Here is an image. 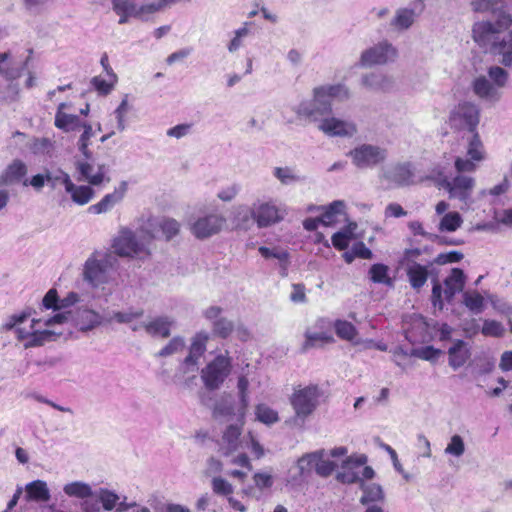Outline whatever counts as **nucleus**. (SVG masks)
<instances>
[{
	"label": "nucleus",
	"mask_w": 512,
	"mask_h": 512,
	"mask_svg": "<svg viewBox=\"0 0 512 512\" xmlns=\"http://www.w3.org/2000/svg\"><path fill=\"white\" fill-rule=\"evenodd\" d=\"M203 316L211 323L212 333L215 337L227 339L234 330L232 320L222 316V308L210 306L203 311Z\"/></svg>",
	"instance_id": "6ab92c4d"
},
{
	"label": "nucleus",
	"mask_w": 512,
	"mask_h": 512,
	"mask_svg": "<svg viewBox=\"0 0 512 512\" xmlns=\"http://www.w3.org/2000/svg\"><path fill=\"white\" fill-rule=\"evenodd\" d=\"M94 496L99 499L101 507L105 511H112L120 500L118 494L106 488H100L98 491L94 492Z\"/></svg>",
	"instance_id": "c03bdc74"
},
{
	"label": "nucleus",
	"mask_w": 512,
	"mask_h": 512,
	"mask_svg": "<svg viewBox=\"0 0 512 512\" xmlns=\"http://www.w3.org/2000/svg\"><path fill=\"white\" fill-rule=\"evenodd\" d=\"M397 49L388 41H381L361 54L360 64L363 67L384 65L397 58Z\"/></svg>",
	"instance_id": "ddd939ff"
},
{
	"label": "nucleus",
	"mask_w": 512,
	"mask_h": 512,
	"mask_svg": "<svg viewBox=\"0 0 512 512\" xmlns=\"http://www.w3.org/2000/svg\"><path fill=\"white\" fill-rule=\"evenodd\" d=\"M416 12L409 8H399L391 19L390 26L396 31L408 30L415 22Z\"/></svg>",
	"instance_id": "7c9ffc66"
},
{
	"label": "nucleus",
	"mask_w": 512,
	"mask_h": 512,
	"mask_svg": "<svg viewBox=\"0 0 512 512\" xmlns=\"http://www.w3.org/2000/svg\"><path fill=\"white\" fill-rule=\"evenodd\" d=\"M362 83L370 89L380 91H388L394 85V81L391 77L381 73H370L363 76Z\"/></svg>",
	"instance_id": "473e14b6"
},
{
	"label": "nucleus",
	"mask_w": 512,
	"mask_h": 512,
	"mask_svg": "<svg viewBox=\"0 0 512 512\" xmlns=\"http://www.w3.org/2000/svg\"><path fill=\"white\" fill-rule=\"evenodd\" d=\"M175 319L168 315H161L143 323L145 332L152 337L168 338Z\"/></svg>",
	"instance_id": "5701e85b"
},
{
	"label": "nucleus",
	"mask_w": 512,
	"mask_h": 512,
	"mask_svg": "<svg viewBox=\"0 0 512 512\" xmlns=\"http://www.w3.org/2000/svg\"><path fill=\"white\" fill-rule=\"evenodd\" d=\"M144 315L143 309L129 308L125 311H114L105 315L106 323L116 322L118 324H132L134 320Z\"/></svg>",
	"instance_id": "72a5a7b5"
},
{
	"label": "nucleus",
	"mask_w": 512,
	"mask_h": 512,
	"mask_svg": "<svg viewBox=\"0 0 512 512\" xmlns=\"http://www.w3.org/2000/svg\"><path fill=\"white\" fill-rule=\"evenodd\" d=\"M441 354L442 351L440 349L434 348L433 346H426L419 349H413L411 352L412 356L430 362H435Z\"/></svg>",
	"instance_id": "052dcab7"
},
{
	"label": "nucleus",
	"mask_w": 512,
	"mask_h": 512,
	"mask_svg": "<svg viewBox=\"0 0 512 512\" xmlns=\"http://www.w3.org/2000/svg\"><path fill=\"white\" fill-rule=\"evenodd\" d=\"M409 282L414 289H420L424 286L428 278L427 268L416 262H412L407 268Z\"/></svg>",
	"instance_id": "4c0bfd02"
},
{
	"label": "nucleus",
	"mask_w": 512,
	"mask_h": 512,
	"mask_svg": "<svg viewBox=\"0 0 512 512\" xmlns=\"http://www.w3.org/2000/svg\"><path fill=\"white\" fill-rule=\"evenodd\" d=\"M448 363L454 370H458L466 364L471 357V349L467 342L464 340H453L452 345L448 348Z\"/></svg>",
	"instance_id": "412c9836"
},
{
	"label": "nucleus",
	"mask_w": 512,
	"mask_h": 512,
	"mask_svg": "<svg viewBox=\"0 0 512 512\" xmlns=\"http://www.w3.org/2000/svg\"><path fill=\"white\" fill-rule=\"evenodd\" d=\"M159 227L167 241L176 236L180 230V224L172 218H163L159 222Z\"/></svg>",
	"instance_id": "13d9d810"
},
{
	"label": "nucleus",
	"mask_w": 512,
	"mask_h": 512,
	"mask_svg": "<svg viewBox=\"0 0 512 512\" xmlns=\"http://www.w3.org/2000/svg\"><path fill=\"white\" fill-rule=\"evenodd\" d=\"M210 339V335L206 331L197 332L191 339L189 346V353L183 359L180 370L184 374L194 373L198 370L200 358L206 351L207 342Z\"/></svg>",
	"instance_id": "4468645a"
},
{
	"label": "nucleus",
	"mask_w": 512,
	"mask_h": 512,
	"mask_svg": "<svg viewBox=\"0 0 512 512\" xmlns=\"http://www.w3.org/2000/svg\"><path fill=\"white\" fill-rule=\"evenodd\" d=\"M346 204L343 200H335L328 206H322V225L329 226L345 216Z\"/></svg>",
	"instance_id": "c756f323"
},
{
	"label": "nucleus",
	"mask_w": 512,
	"mask_h": 512,
	"mask_svg": "<svg viewBox=\"0 0 512 512\" xmlns=\"http://www.w3.org/2000/svg\"><path fill=\"white\" fill-rule=\"evenodd\" d=\"M479 122L480 109L470 101L458 103L449 112L448 124L455 131L476 132Z\"/></svg>",
	"instance_id": "39448f33"
},
{
	"label": "nucleus",
	"mask_w": 512,
	"mask_h": 512,
	"mask_svg": "<svg viewBox=\"0 0 512 512\" xmlns=\"http://www.w3.org/2000/svg\"><path fill=\"white\" fill-rule=\"evenodd\" d=\"M360 488L363 491L360 502L364 505L384 498L383 490L378 484H365L364 482H361Z\"/></svg>",
	"instance_id": "a18cd8bd"
},
{
	"label": "nucleus",
	"mask_w": 512,
	"mask_h": 512,
	"mask_svg": "<svg viewBox=\"0 0 512 512\" xmlns=\"http://www.w3.org/2000/svg\"><path fill=\"white\" fill-rule=\"evenodd\" d=\"M255 487L260 491L270 489L274 484V477L268 472H256L253 475Z\"/></svg>",
	"instance_id": "e2e57ef3"
},
{
	"label": "nucleus",
	"mask_w": 512,
	"mask_h": 512,
	"mask_svg": "<svg viewBox=\"0 0 512 512\" xmlns=\"http://www.w3.org/2000/svg\"><path fill=\"white\" fill-rule=\"evenodd\" d=\"M348 156L358 169H372L386 161L388 151L379 145L364 143L350 150Z\"/></svg>",
	"instance_id": "9b49d317"
},
{
	"label": "nucleus",
	"mask_w": 512,
	"mask_h": 512,
	"mask_svg": "<svg viewBox=\"0 0 512 512\" xmlns=\"http://www.w3.org/2000/svg\"><path fill=\"white\" fill-rule=\"evenodd\" d=\"M241 429L238 425H229L223 433L221 451L223 455H229L238 447Z\"/></svg>",
	"instance_id": "2f4dec72"
},
{
	"label": "nucleus",
	"mask_w": 512,
	"mask_h": 512,
	"mask_svg": "<svg viewBox=\"0 0 512 512\" xmlns=\"http://www.w3.org/2000/svg\"><path fill=\"white\" fill-rule=\"evenodd\" d=\"M8 58V53H0V74L7 80L18 79L25 69L28 59L22 65H15L12 62L6 63Z\"/></svg>",
	"instance_id": "f704fd0d"
},
{
	"label": "nucleus",
	"mask_w": 512,
	"mask_h": 512,
	"mask_svg": "<svg viewBox=\"0 0 512 512\" xmlns=\"http://www.w3.org/2000/svg\"><path fill=\"white\" fill-rule=\"evenodd\" d=\"M444 452L448 455L461 457L465 452V444L463 438L457 434L453 435Z\"/></svg>",
	"instance_id": "bf43d9fd"
},
{
	"label": "nucleus",
	"mask_w": 512,
	"mask_h": 512,
	"mask_svg": "<svg viewBox=\"0 0 512 512\" xmlns=\"http://www.w3.org/2000/svg\"><path fill=\"white\" fill-rule=\"evenodd\" d=\"M251 25L252 22H244L241 27L233 31V37L226 45L229 53L237 52L244 45L245 38L251 33Z\"/></svg>",
	"instance_id": "58836bf2"
},
{
	"label": "nucleus",
	"mask_w": 512,
	"mask_h": 512,
	"mask_svg": "<svg viewBox=\"0 0 512 512\" xmlns=\"http://www.w3.org/2000/svg\"><path fill=\"white\" fill-rule=\"evenodd\" d=\"M26 171V165L22 161L16 160L8 166L6 173L9 180H19L26 174Z\"/></svg>",
	"instance_id": "69168bd1"
},
{
	"label": "nucleus",
	"mask_w": 512,
	"mask_h": 512,
	"mask_svg": "<svg viewBox=\"0 0 512 512\" xmlns=\"http://www.w3.org/2000/svg\"><path fill=\"white\" fill-rule=\"evenodd\" d=\"M66 107L65 103H60L55 115V126L65 132L78 130L83 124L77 115L68 114L62 110Z\"/></svg>",
	"instance_id": "cd10ccee"
},
{
	"label": "nucleus",
	"mask_w": 512,
	"mask_h": 512,
	"mask_svg": "<svg viewBox=\"0 0 512 512\" xmlns=\"http://www.w3.org/2000/svg\"><path fill=\"white\" fill-rule=\"evenodd\" d=\"M473 91L481 99L495 103L500 100L501 92L484 76L473 81Z\"/></svg>",
	"instance_id": "b1692460"
},
{
	"label": "nucleus",
	"mask_w": 512,
	"mask_h": 512,
	"mask_svg": "<svg viewBox=\"0 0 512 512\" xmlns=\"http://www.w3.org/2000/svg\"><path fill=\"white\" fill-rule=\"evenodd\" d=\"M237 227L241 229H249L254 223L253 204L248 207L245 205L238 206L234 216Z\"/></svg>",
	"instance_id": "79ce46f5"
},
{
	"label": "nucleus",
	"mask_w": 512,
	"mask_h": 512,
	"mask_svg": "<svg viewBox=\"0 0 512 512\" xmlns=\"http://www.w3.org/2000/svg\"><path fill=\"white\" fill-rule=\"evenodd\" d=\"M504 329L501 323L495 321V320H485L483 327H482V333L486 336H501Z\"/></svg>",
	"instance_id": "774afa93"
},
{
	"label": "nucleus",
	"mask_w": 512,
	"mask_h": 512,
	"mask_svg": "<svg viewBox=\"0 0 512 512\" xmlns=\"http://www.w3.org/2000/svg\"><path fill=\"white\" fill-rule=\"evenodd\" d=\"M324 103L322 102V132L330 137L351 138L357 133L354 122L337 117H324Z\"/></svg>",
	"instance_id": "dca6fc26"
},
{
	"label": "nucleus",
	"mask_w": 512,
	"mask_h": 512,
	"mask_svg": "<svg viewBox=\"0 0 512 512\" xmlns=\"http://www.w3.org/2000/svg\"><path fill=\"white\" fill-rule=\"evenodd\" d=\"M465 281L466 276L463 270L460 268H453L451 274L444 280V294L448 301H451L457 293L463 291Z\"/></svg>",
	"instance_id": "a878e982"
},
{
	"label": "nucleus",
	"mask_w": 512,
	"mask_h": 512,
	"mask_svg": "<svg viewBox=\"0 0 512 512\" xmlns=\"http://www.w3.org/2000/svg\"><path fill=\"white\" fill-rule=\"evenodd\" d=\"M232 369L231 358L226 354L217 355L201 370V379L206 389H219Z\"/></svg>",
	"instance_id": "6e6552de"
},
{
	"label": "nucleus",
	"mask_w": 512,
	"mask_h": 512,
	"mask_svg": "<svg viewBox=\"0 0 512 512\" xmlns=\"http://www.w3.org/2000/svg\"><path fill=\"white\" fill-rule=\"evenodd\" d=\"M153 238V234L143 228L135 232L129 228H122L114 238L112 247L115 254L121 257L148 255V245Z\"/></svg>",
	"instance_id": "20e7f679"
},
{
	"label": "nucleus",
	"mask_w": 512,
	"mask_h": 512,
	"mask_svg": "<svg viewBox=\"0 0 512 512\" xmlns=\"http://www.w3.org/2000/svg\"><path fill=\"white\" fill-rule=\"evenodd\" d=\"M470 6L476 13L493 15L473 23V41L486 53L501 57L504 66L512 67V13L504 8L503 0H472Z\"/></svg>",
	"instance_id": "f257e3e1"
},
{
	"label": "nucleus",
	"mask_w": 512,
	"mask_h": 512,
	"mask_svg": "<svg viewBox=\"0 0 512 512\" xmlns=\"http://www.w3.org/2000/svg\"><path fill=\"white\" fill-rule=\"evenodd\" d=\"M211 486L213 492L220 496H229L233 493V486L222 477H214Z\"/></svg>",
	"instance_id": "680f3d73"
},
{
	"label": "nucleus",
	"mask_w": 512,
	"mask_h": 512,
	"mask_svg": "<svg viewBox=\"0 0 512 512\" xmlns=\"http://www.w3.org/2000/svg\"><path fill=\"white\" fill-rule=\"evenodd\" d=\"M413 166L410 162H402L382 169L380 177L397 187L409 186L413 183Z\"/></svg>",
	"instance_id": "a211bd4d"
},
{
	"label": "nucleus",
	"mask_w": 512,
	"mask_h": 512,
	"mask_svg": "<svg viewBox=\"0 0 512 512\" xmlns=\"http://www.w3.org/2000/svg\"><path fill=\"white\" fill-rule=\"evenodd\" d=\"M131 110V106L128 102V95H125L124 98L121 100L118 107L113 111L112 116L115 118L116 125L115 128L122 132L126 129V118L128 113Z\"/></svg>",
	"instance_id": "37998d69"
},
{
	"label": "nucleus",
	"mask_w": 512,
	"mask_h": 512,
	"mask_svg": "<svg viewBox=\"0 0 512 512\" xmlns=\"http://www.w3.org/2000/svg\"><path fill=\"white\" fill-rule=\"evenodd\" d=\"M112 7L113 11L119 16V24L128 23L130 18L148 21L150 19V15L155 14V7L150 3L137 5L132 0H116L112 3Z\"/></svg>",
	"instance_id": "f8f14e48"
},
{
	"label": "nucleus",
	"mask_w": 512,
	"mask_h": 512,
	"mask_svg": "<svg viewBox=\"0 0 512 512\" xmlns=\"http://www.w3.org/2000/svg\"><path fill=\"white\" fill-rule=\"evenodd\" d=\"M127 190V183L121 182L118 188L112 193L106 194L98 203L89 206L88 212L91 214H102L110 211L117 203H119Z\"/></svg>",
	"instance_id": "4be33fe9"
},
{
	"label": "nucleus",
	"mask_w": 512,
	"mask_h": 512,
	"mask_svg": "<svg viewBox=\"0 0 512 512\" xmlns=\"http://www.w3.org/2000/svg\"><path fill=\"white\" fill-rule=\"evenodd\" d=\"M255 224L259 229L269 228L284 220L285 205L272 198L257 199L253 202Z\"/></svg>",
	"instance_id": "423d86ee"
},
{
	"label": "nucleus",
	"mask_w": 512,
	"mask_h": 512,
	"mask_svg": "<svg viewBox=\"0 0 512 512\" xmlns=\"http://www.w3.org/2000/svg\"><path fill=\"white\" fill-rule=\"evenodd\" d=\"M259 253L262 257L275 258L280 264V274L284 277L287 275V268L289 263V253L286 250L280 248H268L265 246L259 247Z\"/></svg>",
	"instance_id": "c9c22d12"
},
{
	"label": "nucleus",
	"mask_w": 512,
	"mask_h": 512,
	"mask_svg": "<svg viewBox=\"0 0 512 512\" xmlns=\"http://www.w3.org/2000/svg\"><path fill=\"white\" fill-rule=\"evenodd\" d=\"M335 331L340 338L350 341L354 344L359 343L358 341H355L357 330L352 323L344 320H337L335 322Z\"/></svg>",
	"instance_id": "09e8293b"
},
{
	"label": "nucleus",
	"mask_w": 512,
	"mask_h": 512,
	"mask_svg": "<svg viewBox=\"0 0 512 512\" xmlns=\"http://www.w3.org/2000/svg\"><path fill=\"white\" fill-rule=\"evenodd\" d=\"M116 262L115 256L109 251L96 250L86 259L82 277L92 288H99L111 280V272Z\"/></svg>",
	"instance_id": "7ed1b4c3"
},
{
	"label": "nucleus",
	"mask_w": 512,
	"mask_h": 512,
	"mask_svg": "<svg viewBox=\"0 0 512 512\" xmlns=\"http://www.w3.org/2000/svg\"><path fill=\"white\" fill-rule=\"evenodd\" d=\"M225 223V218L219 214H209L199 217L191 226L192 234L198 239H206L219 233Z\"/></svg>",
	"instance_id": "aec40b11"
},
{
	"label": "nucleus",
	"mask_w": 512,
	"mask_h": 512,
	"mask_svg": "<svg viewBox=\"0 0 512 512\" xmlns=\"http://www.w3.org/2000/svg\"><path fill=\"white\" fill-rule=\"evenodd\" d=\"M463 224V218L458 212H447L444 214L438 224L440 232H454Z\"/></svg>",
	"instance_id": "a19ab883"
},
{
	"label": "nucleus",
	"mask_w": 512,
	"mask_h": 512,
	"mask_svg": "<svg viewBox=\"0 0 512 512\" xmlns=\"http://www.w3.org/2000/svg\"><path fill=\"white\" fill-rule=\"evenodd\" d=\"M185 347V340L181 336L173 337L159 352V357H167L182 351Z\"/></svg>",
	"instance_id": "5fc2aeb1"
},
{
	"label": "nucleus",
	"mask_w": 512,
	"mask_h": 512,
	"mask_svg": "<svg viewBox=\"0 0 512 512\" xmlns=\"http://www.w3.org/2000/svg\"><path fill=\"white\" fill-rule=\"evenodd\" d=\"M326 96L336 100H344L349 97V92L343 84H336L327 87L322 86V98Z\"/></svg>",
	"instance_id": "6e6d98bb"
},
{
	"label": "nucleus",
	"mask_w": 512,
	"mask_h": 512,
	"mask_svg": "<svg viewBox=\"0 0 512 512\" xmlns=\"http://www.w3.org/2000/svg\"><path fill=\"white\" fill-rule=\"evenodd\" d=\"M81 127L84 128L83 133L81 134L79 140H78V149L82 153V155L90 159L91 158V151L88 149L90 139L94 135L92 126L88 123H83Z\"/></svg>",
	"instance_id": "864d4df0"
},
{
	"label": "nucleus",
	"mask_w": 512,
	"mask_h": 512,
	"mask_svg": "<svg viewBox=\"0 0 512 512\" xmlns=\"http://www.w3.org/2000/svg\"><path fill=\"white\" fill-rule=\"evenodd\" d=\"M367 461L365 454L349 456L342 462L341 470L336 474L337 481L343 484H361L363 479H372L375 472L372 467L365 466Z\"/></svg>",
	"instance_id": "0eeeda50"
},
{
	"label": "nucleus",
	"mask_w": 512,
	"mask_h": 512,
	"mask_svg": "<svg viewBox=\"0 0 512 512\" xmlns=\"http://www.w3.org/2000/svg\"><path fill=\"white\" fill-rule=\"evenodd\" d=\"M476 162V160H472L470 157H457L455 159L454 166L458 174H463L466 172L471 173L474 172L477 168Z\"/></svg>",
	"instance_id": "0e129e2a"
},
{
	"label": "nucleus",
	"mask_w": 512,
	"mask_h": 512,
	"mask_svg": "<svg viewBox=\"0 0 512 512\" xmlns=\"http://www.w3.org/2000/svg\"><path fill=\"white\" fill-rule=\"evenodd\" d=\"M318 399V387L308 386L295 391L291 397V404L295 410L296 416L305 418L316 408Z\"/></svg>",
	"instance_id": "2eb2a0df"
},
{
	"label": "nucleus",
	"mask_w": 512,
	"mask_h": 512,
	"mask_svg": "<svg viewBox=\"0 0 512 512\" xmlns=\"http://www.w3.org/2000/svg\"><path fill=\"white\" fill-rule=\"evenodd\" d=\"M464 305L473 313L479 314L484 309V298L477 292H464L463 293Z\"/></svg>",
	"instance_id": "de8ad7c7"
},
{
	"label": "nucleus",
	"mask_w": 512,
	"mask_h": 512,
	"mask_svg": "<svg viewBox=\"0 0 512 512\" xmlns=\"http://www.w3.org/2000/svg\"><path fill=\"white\" fill-rule=\"evenodd\" d=\"M273 176L283 185H291L303 180V178L290 167H275L273 170Z\"/></svg>",
	"instance_id": "49530a36"
},
{
	"label": "nucleus",
	"mask_w": 512,
	"mask_h": 512,
	"mask_svg": "<svg viewBox=\"0 0 512 512\" xmlns=\"http://www.w3.org/2000/svg\"><path fill=\"white\" fill-rule=\"evenodd\" d=\"M63 491L67 496L82 499V501L85 498L94 496L92 487L88 483L82 481H74L64 485Z\"/></svg>",
	"instance_id": "e433bc0d"
},
{
	"label": "nucleus",
	"mask_w": 512,
	"mask_h": 512,
	"mask_svg": "<svg viewBox=\"0 0 512 512\" xmlns=\"http://www.w3.org/2000/svg\"><path fill=\"white\" fill-rule=\"evenodd\" d=\"M314 98L312 100L303 101L297 110L298 115L308 121L316 122L320 116V87L313 89Z\"/></svg>",
	"instance_id": "bb28decb"
},
{
	"label": "nucleus",
	"mask_w": 512,
	"mask_h": 512,
	"mask_svg": "<svg viewBox=\"0 0 512 512\" xmlns=\"http://www.w3.org/2000/svg\"><path fill=\"white\" fill-rule=\"evenodd\" d=\"M64 187L67 193L70 194L71 199L78 205L87 204L94 196V190L90 186H76L70 176L64 177Z\"/></svg>",
	"instance_id": "393cba45"
},
{
	"label": "nucleus",
	"mask_w": 512,
	"mask_h": 512,
	"mask_svg": "<svg viewBox=\"0 0 512 512\" xmlns=\"http://www.w3.org/2000/svg\"><path fill=\"white\" fill-rule=\"evenodd\" d=\"M25 491L27 501L48 502L51 498L47 483L43 480H34L27 483Z\"/></svg>",
	"instance_id": "c85d7f7f"
},
{
	"label": "nucleus",
	"mask_w": 512,
	"mask_h": 512,
	"mask_svg": "<svg viewBox=\"0 0 512 512\" xmlns=\"http://www.w3.org/2000/svg\"><path fill=\"white\" fill-rule=\"evenodd\" d=\"M467 157H470L472 160H476L477 162H480L485 158L484 145L477 131L470 133V136L467 139Z\"/></svg>",
	"instance_id": "ea45409f"
},
{
	"label": "nucleus",
	"mask_w": 512,
	"mask_h": 512,
	"mask_svg": "<svg viewBox=\"0 0 512 512\" xmlns=\"http://www.w3.org/2000/svg\"><path fill=\"white\" fill-rule=\"evenodd\" d=\"M30 316V311H22L21 313L12 315L9 322L5 325L7 329H15L19 340H27L25 344L26 347L41 346L54 338L55 333L53 331L47 329L40 330L42 322L44 326H50L70 320L81 332L91 331L103 323H106L105 316H102L100 313L87 306L77 307L74 310H69L64 313H57L45 320L33 318L29 328L21 327V324L27 321Z\"/></svg>",
	"instance_id": "f03ea898"
},
{
	"label": "nucleus",
	"mask_w": 512,
	"mask_h": 512,
	"mask_svg": "<svg viewBox=\"0 0 512 512\" xmlns=\"http://www.w3.org/2000/svg\"><path fill=\"white\" fill-rule=\"evenodd\" d=\"M255 414L257 420L266 425H272L279 420L278 413L266 404H258L255 409Z\"/></svg>",
	"instance_id": "8fccbe9b"
},
{
	"label": "nucleus",
	"mask_w": 512,
	"mask_h": 512,
	"mask_svg": "<svg viewBox=\"0 0 512 512\" xmlns=\"http://www.w3.org/2000/svg\"><path fill=\"white\" fill-rule=\"evenodd\" d=\"M248 387H249V380L246 376L241 375L238 377L237 381V389H238V396L240 401V409L242 410V413L245 412L249 405V397H248Z\"/></svg>",
	"instance_id": "4d7b16f0"
},
{
	"label": "nucleus",
	"mask_w": 512,
	"mask_h": 512,
	"mask_svg": "<svg viewBox=\"0 0 512 512\" xmlns=\"http://www.w3.org/2000/svg\"><path fill=\"white\" fill-rule=\"evenodd\" d=\"M314 472L320 474V451L307 453L300 457L296 465L290 468L286 483L291 487L301 486L311 478Z\"/></svg>",
	"instance_id": "1a4fd4ad"
},
{
	"label": "nucleus",
	"mask_w": 512,
	"mask_h": 512,
	"mask_svg": "<svg viewBox=\"0 0 512 512\" xmlns=\"http://www.w3.org/2000/svg\"><path fill=\"white\" fill-rule=\"evenodd\" d=\"M488 74L497 87L501 88L505 86L508 79V73L506 70L499 66H494L489 69Z\"/></svg>",
	"instance_id": "338daca9"
},
{
	"label": "nucleus",
	"mask_w": 512,
	"mask_h": 512,
	"mask_svg": "<svg viewBox=\"0 0 512 512\" xmlns=\"http://www.w3.org/2000/svg\"><path fill=\"white\" fill-rule=\"evenodd\" d=\"M370 279L374 283L391 285L392 280L388 276V267L384 264H373L369 269Z\"/></svg>",
	"instance_id": "603ef678"
},
{
	"label": "nucleus",
	"mask_w": 512,
	"mask_h": 512,
	"mask_svg": "<svg viewBox=\"0 0 512 512\" xmlns=\"http://www.w3.org/2000/svg\"><path fill=\"white\" fill-rule=\"evenodd\" d=\"M438 186L448 192L450 199H457L466 206L472 203V193L476 185L475 178L457 174L452 179L446 176L438 180Z\"/></svg>",
	"instance_id": "9d476101"
},
{
	"label": "nucleus",
	"mask_w": 512,
	"mask_h": 512,
	"mask_svg": "<svg viewBox=\"0 0 512 512\" xmlns=\"http://www.w3.org/2000/svg\"><path fill=\"white\" fill-rule=\"evenodd\" d=\"M76 170L79 174V181H87L91 185H100L105 180L107 167L105 164L93 163V156L90 159L84 157L83 160L77 159L75 162Z\"/></svg>",
	"instance_id": "f3484780"
},
{
	"label": "nucleus",
	"mask_w": 512,
	"mask_h": 512,
	"mask_svg": "<svg viewBox=\"0 0 512 512\" xmlns=\"http://www.w3.org/2000/svg\"><path fill=\"white\" fill-rule=\"evenodd\" d=\"M356 228L355 223H350L349 226L343 230L335 233L332 236V244L338 250H344L348 247L349 241L352 238L353 230Z\"/></svg>",
	"instance_id": "3c124183"
}]
</instances>
